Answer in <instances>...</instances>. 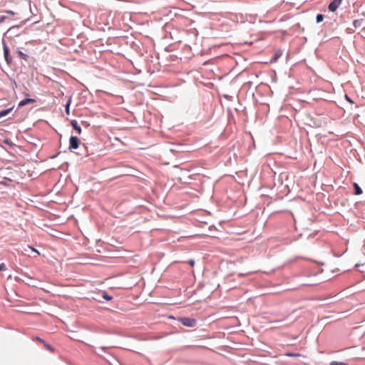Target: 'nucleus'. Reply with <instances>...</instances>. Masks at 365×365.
<instances>
[{"instance_id": "nucleus-1", "label": "nucleus", "mask_w": 365, "mask_h": 365, "mask_svg": "<svg viewBox=\"0 0 365 365\" xmlns=\"http://www.w3.org/2000/svg\"><path fill=\"white\" fill-rule=\"evenodd\" d=\"M178 320L182 324L187 327H192L196 324L195 319L189 317H180Z\"/></svg>"}, {"instance_id": "nucleus-2", "label": "nucleus", "mask_w": 365, "mask_h": 365, "mask_svg": "<svg viewBox=\"0 0 365 365\" xmlns=\"http://www.w3.org/2000/svg\"><path fill=\"white\" fill-rule=\"evenodd\" d=\"M80 140L76 136H71L69 142V149H77L79 146Z\"/></svg>"}, {"instance_id": "nucleus-3", "label": "nucleus", "mask_w": 365, "mask_h": 365, "mask_svg": "<svg viewBox=\"0 0 365 365\" xmlns=\"http://www.w3.org/2000/svg\"><path fill=\"white\" fill-rule=\"evenodd\" d=\"M342 0H333L329 5V10L331 11H335L340 6Z\"/></svg>"}, {"instance_id": "nucleus-4", "label": "nucleus", "mask_w": 365, "mask_h": 365, "mask_svg": "<svg viewBox=\"0 0 365 365\" xmlns=\"http://www.w3.org/2000/svg\"><path fill=\"white\" fill-rule=\"evenodd\" d=\"M4 55L6 62L8 63H10L11 61V59L9 58V50L6 43H4Z\"/></svg>"}, {"instance_id": "nucleus-5", "label": "nucleus", "mask_w": 365, "mask_h": 365, "mask_svg": "<svg viewBox=\"0 0 365 365\" xmlns=\"http://www.w3.org/2000/svg\"><path fill=\"white\" fill-rule=\"evenodd\" d=\"M282 55V51L281 50H277L275 51L274 56L270 60V63H273L277 62V61L281 57Z\"/></svg>"}, {"instance_id": "nucleus-6", "label": "nucleus", "mask_w": 365, "mask_h": 365, "mask_svg": "<svg viewBox=\"0 0 365 365\" xmlns=\"http://www.w3.org/2000/svg\"><path fill=\"white\" fill-rule=\"evenodd\" d=\"M34 102H35V100L33 98H26L24 100L21 101L19 103V107H23L28 103H33Z\"/></svg>"}, {"instance_id": "nucleus-7", "label": "nucleus", "mask_w": 365, "mask_h": 365, "mask_svg": "<svg viewBox=\"0 0 365 365\" xmlns=\"http://www.w3.org/2000/svg\"><path fill=\"white\" fill-rule=\"evenodd\" d=\"M71 124L73 128L76 130L78 134L81 133V128L75 120H71Z\"/></svg>"}, {"instance_id": "nucleus-8", "label": "nucleus", "mask_w": 365, "mask_h": 365, "mask_svg": "<svg viewBox=\"0 0 365 365\" xmlns=\"http://www.w3.org/2000/svg\"><path fill=\"white\" fill-rule=\"evenodd\" d=\"M354 194L355 195H361L362 193V190L361 189V187H359V185L354 182Z\"/></svg>"}, {"instance_id": "nucleus-9", "label": "nucleus", "mask_w": 365, "mask_h": 365, "mask_svg": "<svg viewBox=\"0 0 365 365\" xmlns=\"http://www.w3.org/2000/svg\"><path fill=\"white\" fill-rule=\"evenodd\" d=\"M12 110V108L0 111V118L6 116Z\"/></svg>"}, {"instance_id": "nucleus-10", "label": "nucleus", "mask_w": 365, "mask_h": 365, "mask_svg": "<svg viewBox=\"0 0 365 365\" xmlns=\"http://www.w3.org/2000/svg\"><path fill=\"white\" fill-rule=\"evenodd\" d=\"M43 345H44L45 348H46L47 350H48V351H51V352H53V351H54V349H53V348L50 344H46V343L44 341Z\"/></svg>"}, {"instance_id": "nucleus-11", "label": "nucleus", "mask_w": 365, "mask_h": 365, "mask_svg": "<svg viewBox=\"0 0 365 365\" xmlns=\"http://www.w3.org/2000/svg\"><path fill=\"white\" fill-rule=\"evenodd\" d=\"M324 19V16L322 14H318L317 16L316 20L317 23L322 22Z\"/></svg>"}, {"instance_id": "nucleus-12", "label": "nucleus", "mask_w": 365, "mask_h": 365, "mask_svg": "<svg viewBox=\"0 0 365 365\" xmlns=\"http://www.w3.org/2000/svg\"><path fill=\"white\" fill-rule=\"evenodd\" d=\"M330 365H346V364L343 362L334 361L331 362Z\"/></svg>"}, {"instance_id": "nucleus-13", "label": "nucleus", "mask_w": 365, "mask_h": 365, "mask_svg": "<svg viewBox=\"0 0 365 365\" xmlns=\"http://www.w3.org/2000/svg\"><path fill=\"white\" fill-rule=\"evenodd\" d=\"M286 355L288 356H292V357H297V356H300L299 354H293V353H287V354H286Z\"/></svg>"}, {"instance_id": "nucleus-14", "label": "nucleus", "mask_w": 365, "mask_h": 365, "mask_svg": "<svg viewBox=\"0 0 365 365\" xmlns=\"http://www.w3.org/2000/svg\"><path fill=\"white\" fill-rule=\"evenodd\" d=\"M18 54L22 58H24V59L26 58V55L25 53H24L22 51H19Z\"/></svg>"}, {"instance_id": "nucleus-15", "label": "nucleus", "mask_w": 365, "mask_h": 365, "mask_svg": "<svg viewBox=\"0 0 365 365\" xmlns=\"http://www.w3.org/2000/svg\"><path fill=\"white\" fill-rule=\"evenodd\" d=\"M27 248H28V249H30V250H32L33 252H36L38 255H40V252H39L37 250H36L35 248H34V247H31L30 245H28V246H27Z\"/></svg>"}, {"instance_id": "nucleus-16", "label": "nucleus", "mask_w": 365, "mask_h": 365, "mask_svg": "<svg viewBox=\"0 0 365 365\" xmlns=\"http://www.w3.org/2000/svg\"><path fill=\"white\" fill-rule=\"evenodd\" d=\"M6 269V265L4 263L0 264V271H3Z\"/></svg>"}, {"instance_id": "nucleus-17", "label": "nucleus", "mask_w": 365, "mask_h": 365, "mask_svg": "<svg viewBox=\"0 0 365 365\" xmlns=\"http://www.w3.org/2000/svg\"><path fill=\"white\" fill-rule=\"evenodd\" d=\"M103 298H104V299H106V300H108V301H109V300H110V299H112V297H110V296H109V295H108V294H105L103 295Z\"/></svg>"}, {"instance_id": "nucleus-18", "label": "nucleus", "mask_w": 365, "mask_h": 365, "mask_svg": "<svg viewBox=\"0 0 365 365\" xmlns=\"http://www.w3.org/2000/svg\"><path fill=\"white\" fill-rule=\"evenodd\" d=\"M188 264L191 266V267H193L194 264H195V261L193 259H190L188 261Z\"/></svg>"}, {"instance_id": "nucleus-19", "label": "nucleus", "mask_w": 365, "mask_h": 365, "mask_svg": "<svg viewBox=\"0 0 365 365\" xmlns=\"http://www.w3.org/2000/svg\"><path fill=\"white\" fill-rule=\"evenodd\" d=\"M36 340L39 341V342H41L43 344L44 343V341L43 339H41V338H39V337H36Z\"/></svg>"}, {"instance_id": "nucleus-20", "label": "nucleus", "mask_w": 365, "mask_h": 365, "mask_svg": "<svg viewBox=\"0 0 365 365\" xmlns=\"http://www.w3.org/2000/svg\"><path fill=\"white\" fill-rule=\"evenodd\" d=\"M4 19H5V17H4V16L1 17V19H0V23L3 22V21H4Z\"/></svg>"}, {"instance_id": "nucleus-21", "label": "nucleus", "mask_w": 365, "mask_h": 365, "mask_svg": "<svg viewBox=\"0 0 365 365\" xmlns=\"http://www.w3.org/2000/svg\"><path fill=\"white\" fill-rule=\"evenodd\" d=\"M66 111L68 112V105L67 106Z\"/></svg>"}, {"instance_id": "nucleus-22", "label": "nucleus", "mask_w": 365, "mask_h": 365, "mask_svg": "<svg viewBox=\"0 0 365 365\" xmlns=\"http://www.w3.org/2000/svg\"><path fill=\"white\" fill-rule=\"evenodd\" d=\"M346 98H347V101H350V99L348 98V96H346Z\"/></svg>"}]
</instances>
